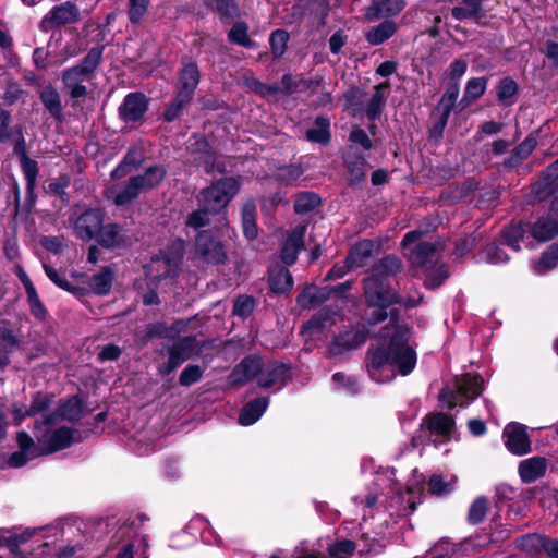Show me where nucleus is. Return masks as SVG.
I'll return each instance as SVG.
<instances>
[{"mask_svg":"<svg viewBox=\"0 0 558 558\" xmlns=\"http://www.w3.org/2000/svg\"><path fill=\"white\" fill-rule=\"evenodd\" d=\"M407 327L390 322L380 331L377 342L368 350L367 372L377 383H389L397 373L405 376L416 364V353L408 344Z\"/></svg>","mask_w":558,"mask_h":558,"instance_id":"obj_1","label":"nucleus"},{"mask_svg":"<svg viewBox=\"0 0 558 558\" xmlns=\"http://www.w3.org/2000/svg\"><path fill=\"white\" fill-rule=\"evenodd\" d=\"M401 268L400 260L395 256L383 258L373 269L371 276L364 281L365 296L369 306V319L373 324L383 322L387 313L386 307L399 303L407 308L420 304L422 296L401 299L387 284L386 277L398 272Z\"/></svg>","mask_w":558,"mask_h":558,"instance_id":"obj_2","label":"nucleus"},{"mask_svg":"<svg viewBox=\"0 0 558 558\" xmlns=\"http://www.w3.org/2000/svg\"><path fill=\"white\" fill-rule=\"evenodd\" d=\"M421 231L408 232L402 246L410 262L424 270V283L429 289L438 288L449 276L445 265H438L441 245L436 242L421 241Z\"/></svg>","mask_w":558,"mask_h":558,"instance_id":"obj_3","label":"nucleus"},{"mask_svg":"<svg viewBox=\"0 0 558 558\" xmlns=\"http://www.w3.org/2000/svg\"><path fill=\"white\" fill-rule=\"evenodd\" d=\"M240 190V181L235 178H223L209 187L204 189L197 196L198 209L191 213L186 227L198 229L209 222V216L226 207Z\"/></svg>","mask_w":558,"mask_h":558,"instance_id":"obj_4","label":"nucleus"},{"mask_svg":"<svg viewBox=\"0 0 558 558\" xmlns=\"http://www.w3.org/2000/svg\"><path fill=\"white\" fill-rule=\"evenodd\" d=\"M80 413L76 401H68L62 404L59 412L45 418L40 426H37V441L44 448V453H50L69 447L74 441L75 432L66 426L52 429L51 426L59 417L74 420Z\"/></svg>","mask_w":558,"mask_h":558,"instance_id":"obj_5","label":"nucleus"},{"mask_svg":"<svg viewBox=\"0 0 558 558\" xmlns=\"http://www.w3.org/2000/svg\"><path fill=\"white\" fill-rule=\"evenodd\" d=\"M102 48H92L81 63L63 71L62 82L64 89L73 99H80L86 96L87 87L84 82L88 81L94 71L100 63Z\"/></svg>","mask_w":558,"mask_h":558,"instance_id":"obj_6","label":"nucleus"},{"mask_svg":"<svg viewBox=\"0 0 558 558\" xmlns=\"http://www.w3.org/2000/svg\"><path fill=\"white\" fill-rule=\"evenodd\" d=\"M454 432L452 417L445 413L427 415L412 438V446L420 447L427 444L440 445L449 441Z\"/></svg>","mask_w":558,"mask_h":558,"instance_id":"obj_7","label":"nucleus"},{"mask_svg":"<svg viewBox=\"0 0 558 558\" xmlns=\"http://www.w3.org/2000/svg\"><path fill=\"white\" fill-rule=\"evenodd\" d=\"M483 380L477 375L466 374L447 385L440 392V400L448 407H464L482 392Z\"/></svg>","mask_w":558,"mask_h":558,"instance_id":"obj_8","label":"nucleus"},{"mask_svg":"<svg viewBox=\"0 0 558 558\" xmlns=\"http://www.w3.org/2000/svg\"><path fill=\"white\" fill-rule=\"evenodd\" d=\"M184 253V241L175 240L170 245L168 252L154 258L148 266V271L154 279L174 277L179 271Z\"/></svg>","mask_w":558,"mask_h":558,"instance_id":"obj_9","label":"nucleus"},{"mask_svg":"<svg viewBox=\"0 0 558 558\" xmlns=\"http://www.w3.org/2000/svg\"><path fill=\"white\" fill-rule=\"evenodd\" d=\"M80 19L78 7L66 1L59 5L53 7L41 20L40 28L44 32H50L54 27H59L65 24H72L77 22Z\"/></svg>","mask_w":558,"mask_h":558,"instance_id":"obj_10","label":"nucleus"},{"mask_svg":"<svg viewBox=\"0 0 558 558\" xmlns=\"http://www.w3.org/2000/svg\"><path fill=\"white\" fill-rule=\"evenodd\" d=\"M104 222L101 209H87L73 221V231L83 241L96 238Z\"/></svg>","mask_w":558,"mask_h":558,"instance_id":"obj_11","label":"nucleus"},{"mask_svg":"<svg viewBox=\"0 0 558 558\" xmlns=\"http://www.w3.org/2000/svg\"><path fill=\"white\" fill-rule=\"evenodd\" d=\"M527 427L520 423H509L502 432L506 448L515 456H524L531 451V439Z\"/></svg>","mask_w":558,"mask_h":558,"instance_id":"obj_12","label":"nucleus"},{"mask_svg":"<svg viewBox=\"0 0 558 558\" xmlns=\"http://www.w3.org/2000/svg\"><path fill=\"white\" fill-rule=\"evenodd\" d=\"M405 8L403 0H372L364 10V19L367 22L378 20H392Z\"/></svg>","mask_w":558,"mask_h":558,"instance_id":"obj_13","label":"nucleus"},{"mask_svg":"<svg viewBox=\"0 0 558 558\" xmlns=\"http://www.w3.org/2000/svg\"><path fill=\"white\" fill-rule=\"evenodd\" d=\"M196 251L210 263L219 264L226 258L223 246L213 231H203L197 235Z\"/></svg>","mask_w":558,"mask_h":558,"instance_id":"obj_14","label":"nucleus"},{"mask_svg":"<svg viewBox=\"0 0 558 558\" xmlns=\"http://www.w3.org/2000/svg\"><path fill=\"white\" fill-rule=\"evenodd\" d=\"M147 109L148 99L144 94L130 93L119 107V116L126 123L137 122L144 117Z\"/></svg>","mask_w":558,"mask_h":558,"instance_id":"obj_15","label":"nucleus"},{"mask_svg":"<svg viewBox=\"0 0 558 558\" xmlns=\"http://www.w3.org/2000/svg\"><path fill=\"white\" fill-rule=\"evenodd\" d=\"M137 181L138 179H134V177H132L125 183L112 184L106 189L105 195L109 201H112L118 206L125 205L135 199L142 193Z\"/></svg>","mask_w":558,"mask_h":558,"instance_id":"obj_16","label":"nucleus"},{"mask_svg":"<svg viewBox=\"0 0 558 558\" xmlns=\"http://www.w3.org/2000/svg\"><path fill=\"white\" fill-rule=\"evenodd\" d=\"M17 444L20 451L14 452L10 457L9 463L11 466L20 468L31 459L44 453V449L39 450L32 437L25 432H20L17 434Z\"/></svg>","mask_w":558,"mask_h":558,"instance_id":"obj_17","label":"nucleus"},{"mask_svg":"<svg viewBox=\"0 0 558 558\" xmlns=\"http://www.w3.org/2000/svg\"><path fill=\"white\" fill-rule=\"evenodd\" d=\"M305 231L306 227L299 225L288 234L281 250V259L284 264L292 265L296 260L298 253L303 247Z\"/></svg>","mask_w":558,"mask_h":558,"instance_id":"obj_18","label":"nucleus"},{"mask_svg":"<svg viewBox=\"0 0 558 558\" xmlns=\"http://www.w3.org/2000/svg\"><path fill=\"white\" fill-rule=\"evenodd\" d=\"M263 363L257 356L244 359L231 373L230 381L232 385H242L256 375L262 374Z\"/></svg>","mask_w":558,"mask_h":558,"instance_id":"obj_19","label":"nucleus"},{"mask_svg":"<svg viewBox=\"0 0 558 558\" xmlns=\"http://www.w3.org/2000/svg\"><path fill=\"white\" fill-rule=\"evenodd\" d=\"M547 470V460L543 457H532L519 463V475L523 483H533L542 477Z\"/></svg>","mask_w":558,"mask_h":558,"instance_id":"obj_20","label":"nucleus"},{"mask_svg":"<svg viewBox=\"0 0 558 558\" xmlns=\"http://www.w3.org/2000/svg\"><path fill=\"white\" fill-rule=\"evenodd\" d=\"M96 238L99 244L107 248L120 247L126 245L129 242V236L125 231L116 223L101 226Z\"/></svg>","mask_w":558,"mask_h":558,"instance_id":"obj_21","label":"nucleus"},{"mask_svg":"<svg viewBox=\"0 0 558 558\" xmlns=\"http://www.w3.org/2000/svg\"><path fill=\"white\" fill-rule=\"evenodd\" d=\"M289 377L288 367L278 362H272L263 365V371L260 376L258 377V385L263 388H269L276 384H284Z\"/></svg>","mask_w":558,"mask_h":558,"instance_id":"obj_22","label":"nucleus"},{"mask_svg":"<svg viewBox=\"0 0 558 558\" xmlns=\"http://www.w3.org/2000/svg\"><path fill=\"white\" fill-rule=\"evenodd\" d=\"M398 31V24L393 20H385L379 24L371 27L365 33L368 44L378 46L391 38Z\"/></svg>","mask_w":558,"mask_h":558,"instance_id":"obj_23","label":"nucleus"},{"mask_svg":"<svg viewBox=\"0 0 558 558\" xmlns=\"http://www.w3.org/2000/svg\"><path fill=\"white\" fill-rule=\"evenodd\" d=\"M529 232L535 240L546 242L558 234V222L551 217H542L530 225Z\"/></svg>","mask_w":558,"mask_h":558,"instance_id":"obj_24","label":"nucleus"},{"mask_svg":"<svg viewBox=\"0 0 558 558\" xmlns=\"http://www.w3.org/2000/svg\"><path fill=\"white\" fill-rule=\"evenodd\" d=\"M447 84L446 92L442 95L438 109L441 110V117H440V129H445L450 112L456 104V100L460 93V84L459 82H448L442 81Z\"/></svg>","mask_w":558,"mask_h":558,"instance_id":"obj_25","label":"nucleus"},{"mask_svg":"<svg viewBox=\"0 0 558 558\" xmlns=\"http://www.w3.org/2000/svg\"><path fill=\"white\" fill-rule=\"evenodd\" d=\"M389 88L390 84L388 82H384L375 86L374 93L366 106V114L369 120L374 121L380 114L387 101Z\"/></svg>","mask_w":558,"mask_h":558,"instance_id":"obj_26","label":"nucleus"},{"mask_svg":"<svg viewBox=\"0 0 558 558\" xmlns=\"http://www.w3.org/2000/svg\"><path fill=\"white\" fill-rule=\"evenodd\" d=\"M375 244L371 240H363L356 243L347 256L348 267L364 266L373 254Z\"/></svg>","mask_w":558,"mask_h":558,"instance_id":"obj_27","label":"nucleus"},{"mask_svg":"<svg viewBox=\"0 0 558 558\" xmlns=\"http://www.w3.org/2000/svg\"><path fill=\"white\" fill-rule=\"evenodd\" d=\"M269 400L268 398H258L251 402H248L244 408L242 409L239 422L241 425L248 426L254 424L259 420V417L263 415V413L268 408Z\"/></svg>","mask_w":558,"mask_h":558,"instance_id":"obj_28","label":"nucleus"},{"mask_svg":"<svg viewBox=\"0 0 558 558\" xmlns=\"http://www.w3.org/2000/svg\"><path fill=\"white\" fill-rule=\"evenodd\" d=\"M544 542V535L526 534L515 539V546L527 556L537 557L543 554Z\"/></svg>","mask_w":558,"mask_h":558,"instance_id":"obj_29","label":"nucleus"},{"mask_svg":"<svg viewBox=\"0 0 558 558\" xmlns=\"http://www.w3.org/2000/svg\"><path fill=\"white\" fill-rule=\"evenodd\" d=\"M199 74L195 63H186L180 72V90L193 97L194 90L198 85Z\"/></svg>","mask_w":558,"mask_h":558,"instance_id":"obj_30","label":"nucleus"},{"mask_svg":"<svg viewBox=\"0 0 558 558\" xmlns=\"http://www.w3.org/2000/svg\"><path fill=\"white\" fill-rule=\"evenodd\" d=\"M166 170L160 166L149 167L144 174L136 175L134 179H138L137 184L142 192H146L157 186L165 178Z\"/></svg>","mask_w":558,"mask_h":558,"instance_id":"obj_31","label":"nucleus"},{"mask_svg":"<svg viewBox=\"0 0 558 558\" xmlns=\"http://www.w3.org/2000/svg\"><path fill=\"white\" fill-rule=\"evenodd\" d=\"M113 281V274L109 268H102L94 275L89 281L93 292L99 295H106L110 292Z\"/></svg>","mask_w":558,"mask_h":558,"instance_id":"obj_32","label":"nucleus"},{"mask_svg":"<svg viewBox=\"0 0 558 558\" xmlns=\"http://www.w3.org/2000/svg\"><path fill=\"white\" fill-rule=\"evenodd\" d=\"M328 298V292L326 289H317L315 287H307L304 291L298 296V304L302 308H311L320 304Z\"/></svg>","mask_w":558,"mask_h":558,"instance_id":"obj_33","label":"nucleus"},{"mask_svg":"<svg viewBox=\"0 0 558 558\" xmlns=\"http://www.w3.org/2000/svg\"><path fill=\"white\" fill-rule=\"evenodd\" d=\"M269 283L275 293H284L291 290L293 280L288 269L280 268L270 272Z\"/></svg>","mask_w":558,"mask_h":558,"instance_id":"obj_34","label":"nucleus"},{"mask_svg":"<svg viewBox=\"0 0 558 558\" xmlns=\"http://www.w3.org/2000/svg\"><path fill=\"white\" fill-rule=\"evenodd\" d=\"M193 341L184 338L175 342L169 350V360L174 366L181 365L190 357Z\"/></svg>","mask_w":558,"mask_h":558,"instance_id":"obj_35","label":"nucleus"},{"mask_svg":"<svg viewBox=\"0 0 558 558\" xmlns=\"http://www.w3.org/2000/svg\"><path fill=\"white\" fill-rule=\"evenodd\" d=\"M256 207L253 202H247L242 208V227L244 235L253 240L257 236V226L255 222Z\"/></svg>","mask_w":558,"mask_h":558,"instance_id":"obj_36","label":"nucleus"},{"mask_svg":"<svg viewBox=\"0 0 558 558\" xmlns=\"http://www.w3.org/2000/svg\"><path fill=\"white\" fill-rule=\"evenodd\" d=\"M530 223H518L510 226L504 231V243L518 252L520 250L519 242L523 240L529 232Z\"/></svg>","mask_w":558,"mask_h":558,"instance_id":"obj_37","label":"nucleus"},{"mask_svg":"<svg viewBox=\"0 0 558 558\" xmlns=\"http://www.w3.org/2000/svg\"><path fill=\"white\" fill-rule=\"evenodd\" d=\"M40 99L51 116L54 118L61 117L62 106L60 95L53 87L47 86L43 88Z\"/></svg>","mask_w":558,"mask_h":558,"instance_id":"obj_38","label":"nucleus"},{"mask_svg":"<svg viewBox=\"0 0 558 558\" xmlns=\"http://www.w3.org/2000/svg\"><path fill=\"white\" fill-rule=\"evenodd\" d=\"M482 9V0H462L451 11L452 16L457 20L471 19L478 15Z\"/></svg>","mask_w":558,"mask_h":558,"instance_id":"obj_39","label":"nucleus"},{"mask_svg":"<svg viewBox=\"0 0 558 558\" xmlns=\"http://www.w3.org/2000/svg\"><path fill=\"white\" fill-rule=\"evenodd\" d=\"M558 265V245H551L538 260L533 264L536 274H544Z\"/></svg>","mask_w":558,"mask_h":558,"instance_id":"obj_40","label":"nucleus"},{"mask_svg":"<svg viewBox=\"0 0 558 558\" xmlns=\"http://www.w3.org/2000/svg\"><path fill=\"white\" fill-rule=\"evenodd\" d=\"M316 126L310 129L306 137L311 142L326 144L330 140L329 121L326 118L318 117L315 122Z\"/></svg>","mask_w":558,"mask_h":558,"instance_id":"obj_41","label":"nucleus"},{"mask_svg":"<svg viewBox=\"0 0 558 558\" xmlns=\"http://www.w3.org/2000/svg\"><path fill=\"white\" fill-rule=\"evenodd\" d=\"M488 511V500L484 496H478L471 504L468 512V522L478 524L484 521Z\"/></svg>","mask_w":558,"mask_h":558,"instance_id":"obj_42","label":"nucleus"},{"mask_svg":"<svg viewBox=\"0 0 558 558\" xmlns=\"http://www.w3.org/2000/svg\"><path fill=\"white\" fill-rule=\"evenodd\" d=\"M141 158L142 156L137 150H129L120 165L111 172V178L120 179L128 175L131 172L132 167L136 166L141 161Z\"/></svg>","mask_w":558,"mask_h":558,"instance_id":"obj_43","label":"nucleus"},{"mask_svg":"<svg viewBox=\"0 0 558 558\" xmlns=\"http://www.w3.org/2000/svg\"><path fill=\"white\" fill-rule=\"evenodd\" d=\"M21 167L26 180V189L32 193L36 185V179L38 174V166L35 160L29 159L26 154H23L22 160H20Z\"/></svg>","mask_w":558,"mask_h":558,"instance_id":"obj_44","label":"nucleus"},{"mask_svg":"<svg viewBox=\"0 0 558 558\" xmlns=\"http://www.w3.org/2000/svg\"><path fill=\"white\" fill-rule=\"evenodd\" d=\"M191 99L192 96L189 94L179 92L175 99L166 109L163 113L165 120L168 122L175 120L180 116L182 109L191 101Z\"/></svg>","mask_w":558,"mask_h":558,"instance_id":"obj_45","label":"nucleus"},{"mask_svg":"<svg viewBox=\"0 0 558 558\" xmlns=\"http://www.w3.org/2000/svg\"><path fill=\"white\" fill-rule=\"evenodd\" d=\"M537 142L534 136L526 137L514 150L509 160L511 165H518L523 159L527 158L534 150Z\"/></svg>","mask_w":558,"mask_h":558,"instance_id":"obj_46","label":"nucleus"},{"mask_svg":"<svg viewBox=\"0 0 558 558\" xmlns=\"http://www.w3.org/2000/svg\"><path fill=\"white\" fill-rule=\"evenodd\" d=\"M487 81L484 77H473L469 80L463 100H475L480 98L486 89Z\"/></svg>","mask_w":558,"mask_h":558,"instance_id":"obj_47","label":"nucleus"},{"mask_svg":"<svg viewBox=\"0 0 558 558\" xmlns=\"http://www.w3.org/2000/svg\"><path fill=\"white\" fill-rule=\"evenodd\" d=\"M319 204V198L314 193H301L294 203V209L299 214H305L313 210Z\"/></svg>","mask_w":558,"mask_h":558,"instance_id":"obj_48","label":"nucleus"},{"mask_svg":"<svg viewBox=\"0 0 558 558\" xmlns=\"http://www.w3.org/2000/svg\"><path fill=\"white\" fill-rule=\"evenodd\" d=\"M354 543L348 539L336 542L328 547L331 558H348L354 553Z\"/></svg>","mask_w":558,"mask_h":558,"instance_id":"obj_49","label":"nucleus"},{"mask_svg":"<svg viewBox=\"0 0 558 558\" xmlns=\"http://www.w3.org/2000/svg\"><path fill=\"white\" fill-rule=\"evenodd\" d=\"M468 70V62L463 59H456L446 70L442 81L459 82Z\"/></svg>","mask_w":558,"mask_h":558,"instance_id":"obj_50","label":"nucleus"},{"mask_svg":"<svg viewBox=\"0 0 558 558\" xmlns=\"http://www.w3.org/2000/svg\"><path fill=\"white\" fill-rule=\"evenodd\" d=\"M247 29L246 24L241 22L235 23L229 33V39L243 47H250L252 45V40L248 37Z\"/></svg>","mask_w":558,"mask_h":558,"instance_id":"obj_51","label":"nucleus"},{"mask_svg":"<svg viewBox=\"0 0 558 558\" xmlns=\"http://www.w3.org/2000/svg\"><path fill=\"white\" fill-rule=\"evenodd\" d=\"M288 39L289 34L283 29H277L271 34L269 41L275 57H281L284 53Z\"/></svg>","mask_w":558,"mask_h":558,"instance_id":"obj_52","label":"nucleus"},{"mask_svg":"<svg viewBox=\"0 0 558 558\" xmlns=\"http://www.w3.org/2000/svg\"><path fill=\"white\" fill-rule=\"evenodd\" d=\"M205 3L217 11L222 19H229L233 16L236 9L232 0H204Z\"/></svg>","mask_w":558,"mask_h":558,"instance_id":"obj_53","label":"nucleus"},{"mask_svg":"<svg viewBox=\"0 0 558 558\" xmlns=\"http://www.w3.org/2000/svg\"><path fill=\"white\" fill-rule=\"evenodd\" d=\"M518 90L517 83L510 78H504L498 86V99L507 105L512 102Z\"/></svg>","mask_w":558,"mask_h":558,"instance_id":"obj_54","label":"nucleus"},{"mask_svg":"<svg viewBox=\"0 0 558 558\" xmlns=\"http://www.w3.org/2000/svg\"><path fill=\"white\" fill-rule=\"evenodd\" d=\"M454 483V477H451L450 481L445 482L442 476L433 475L429 480V489L434 495L448 494L453 489Z\"/></svg>","mask_w":558,"mask_h":558,"instance_id":"obj_55","label":"nucleus"},{"mask_svg":"<svg viewBox=\"0 0 558 558\" xmlns=\"http://www.w3.org/2000/svg\"><path fill=\"white\" fill-rule=\"evenodd\" d=\"M333 323V318L329 317L327 314L319 313L303 326V331L312 333L317 330L324 329Z\"/></svg>","mask_w":558,"mask_h":558,"instance_id":"obj_56","label":"nucleus"},{"mask_svg":"<svg viewBox=\"0 0 558 558\" xmlns=\"http://www.w3.org/2000/svg\"><path fill=\"white\" fill-rule=\"evenodd\" d=\"M203 368L198 365L186 366L180 375V384L182 386H191L198 381L203 375Z\"/></svg>","mask_w":558,"mask_h":558,"instance_id":"obj_57","label":"nucleus"},{"mask_svg":"<svg viewBox=\"0 0 558 558\" xmlns=\"http://www.w3.org/2000/svg\"><path fill=\"white\" fill-rule=\"evenodd\" d=\"M44 270L47 275V277L59 288L63 290H70L71 286L70 282L66 280L65 275L63 272L58 271L53 267L49 266L48 264H43Z\"/></svg>","mask_w":558,"mask_h":558,"instance_id":"obj_58","label":"nucleus"},{"mask_svg":"<svg viewBox=\"0 0 558 558\" xmlns=\"http://www.w3.org/2000/svg\"><path fill=\"white\" fill-rule=\"evenodd\" d=\"M254 300L250 296H240L235 300L233 314L240 317L248 316L254 310Z\"/></svg>","mask_w":558,"mask_h":558,"instance_id":"obj_59","label":"nucleus"},{"mask_svg":"<svg viewBox=\"0 0 558 558\" xmlns=\"http://www.w3.org/2000/svg\"><path fill=\"white\" fill-rule=\"evenodd\" d=\"M149 0H130L129 17L133 23L138 22L146 13Z\"/></svg>","mask_w":558,"mask_h":558,"instance_id":"obj_60","label":"nucleus"},{"mask_svg":"<svg viewBox=\"0 0 558 558\" xmlns=\"http://www.w3.org/2000/svg\"><path fill=\"white\" fill-rule=\"evenodd\" d=\"M349 181L351 183H359L365 178V160L359 158L354 162L348 163Z\"/></svg>","mask_w":558,"mask_h":558,"instance_id":"obj_61","label":"nucleus"},{"mask_svg":"<svg viewBox=\"0 0 558 558\" xmlns=\"http://www.w3.org/2000/svg\"><path fill=\"white\" fill-rule=\"evenodd\" d=\"M332 381L337 389H343L348 393H355L357 391L355 379L347 377L341 373L333 374Z\"/></svg>","mask_w":558,"mask_h":558,"instance_id":"obj_62","label":"nucleus"},{"mask_svg":"<svg viewBox=\"0 0 558 558\" xmlns=\"http://www.w3.org/2000/svg\"><path fill=\"white\" fill-rule=\"evenodd\" d=\"M366 340V335L363 331H355L354 333H348L338 339V343L341 347L352 349L361 345Z\"/></svg>","mask_w":558,"mask_h":558,"instance_id":"obj_63","label":"nucleus"},{"mask_svg":"<svg viewBox=\"0 0 558 558\" xmlns=\"http://www.w3.org/2000/svg\"><path fill=\"white\" fill-rule=\"evenodd\" d=\"M27 302H28V305L31 308V313L35 317H37L39 319L45 318L47 311H46L45 305L41 303L37 291L27 294Z\"/></svg>","mask_w":558,"mask_h":558,"instance_id":"obj_64","label":"nucleus"}]
</instances>
